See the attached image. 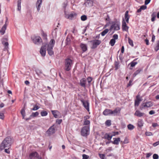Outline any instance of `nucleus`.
<instances>
[{"label": "nucleus", "instance_id": "obj_60", "mask_svg": "<svg viewBox=\"0 0 159 159\" xmlns=\"http://www.w3.org/2000/svg\"><path fill=\"white\" fill-rule=\"evenodd\" d=\"M159 144V141L156 142V143H153V145L154 146L156 147Z\"/></svg>", "mask_w": 159, "mask_h": 159}, {"label": "nucleus", "instance_id": "obj_50", "mask_svg": "<svg viewBox=\"0 0 159 159\" xmlns=\"http://www.w3.org/2000/svg\"><path fill=\"white\" fill-rule=\"evenodd\" d=\"M115 66L116 67V70H117L119 66V64L118 62H116L115 64Z\"/></svg>", "mask_w": 159, "mask_h": 159}, {"label": "nucleus", "instance_id": "obj_9", "mask_svg": "<svg viewBox=\"0 0 159 159\" xmlns=\"http://www.w3.org/2000/svg\"><path fill=\"white\" fill-rule=\"evenodd\" d=\"M142 101V99L139 95H137L136 97V99L135 100V106H139L140 102Z\"/></svg>", "mask_w": 159, "mask_h": 159}, {"label": "nucleus", "instance_id": "obj_14", "mask_svg": "<svg viewBox=\"0 0 159 159\" xmlns=\"http://www.w3.org/2000/svg\"><path fill=\"white\" fill-rule=\"evenodd\" d=\"M93 0H85L84 4L86 7H90L92 6Z\"/></svg>", "mask_w": 159, "mask_h": 159}, {"label": "nucleus", "instance_id": "obj_36", "mask_svg": "<svg viewBox=\"0 0 159 159\" xmlns=\"http://www.w3.org/2000/svg\"><path fill=\"white\" fill-rule=\"evenodd\" d=\"M115 42H116L115 40L114 39H112L111 40L109 43H110V44H111V45L112 46H113L114 45Z\"/></svg>", "mask_w": 159, "mask_h": 159}, {"label": "nucleus", "instance_id": "obj_32", "mask_svg": "<svg viewBox=\"0 0 159 159\" xmlns=\"http://www.w3.org/2000/svg\"><path fill=\"white\" fill-rule=\"evenodd\" d=\"M127 127L129 130H132L134 128V126L132 124H129L127 125Z\"/></svg>", "mask_w": 159, "mask_h": 159}, {"label": "nucleus", "instance_id": "obj_1", "mask_svg": "<svg viewBox=\"0 0 159 159\" xmlns=\"http://www.w3.org/2000/svg\"><path fill=\"white\" fill-rule=\"evenodd\" d=\"M11 139L9 137L5 138L2 141L0 146L1 149L3 150L6 148H8L11 146Z\"/></svg>", "mask_w": 159, "mask_h": 159}, {"label": "nucleus", "instance_id": "obj_53", "mask_svg": "<svg viewBox=\"0 0 159 159\" xmlns=\"http://www.w3.org/2000/svg\"><path fill=\"white\" fill-rule=\"evenodd\" d=\"M147 8V6L145 5H143L140 7V9L141 10H144L146 9Z\"/></svg>", "mask_w": 159, "mask_h": 159}, {"label": "nucleus", "instance_id": "obj_31", "mask_svg": "<svg viewBox=\"0 0 159 159\" xmlns=\"http://www.w3.org/2000/svg\"><path fill=\"white\" fill-rule=\"evenodd\" d=\"M142 70L141 69H139L136 71L133 75L134 77H135L136 76V75L139 74Z\"/></svg>", "mask_w": 159, "mask_h": 159}, {"label": "nucleus", "instance_id": "obj_52", "mask_svg": "<svg viewBox=\"0 0 159 159\" xmlns=\"http://www.w3.org/2000/svg\"><path fill=\"white\" fill-rule=\"evenodd\" d=\"M99 156L100 158L102 159H104L105 155L104 154H99Z\"/></svg>", "mask_w": 159, "mask_h": 159}, {"label": "nucleus", "instance_id": "obj_19", "mask_svg": "<svg viewBox=\"0 0 159 159\" xmlns=\"http://www.w3.org/2000/svg\"><path fill=\"white\" fill-rule=\"evenodd\" d=\"M75 16V14L70 13L69 14H65V17L69 19H73Z\"/></svg>", "mask_w": 159, "mask_h": 159}, {"label": "nucleus", "instance_id": "obj_8", "mask_svg": "<svg viewBox=\"0 0 159 159\" xmlns=\"http://www.w3.org/2000/svg\"><path fill=\"white\" fill-rule=\"evenodd\" d=\"M32 39L35 44H38L42 42V39L39 36H33L32 37Z\"/></svg>", "mask_w": 159, "mask_h": 159}, {"label": "nucleus", "instance_id": "obj_58", "mask_svg": "<svg viewBox=\"0 0 159 159\" xmlns=\"http://www.w3.org/2000/svg\"><path fill=\"white\" fill-rule=\"evenodd\" d=\"M155 113V111L154 110H151L149 112V114L151 115L154 114Z\"/></svg>", "mask_w": 159, "mask_h": 159}, {"label": "nucleus", "instance_id": "obj_28", "mask_svg": "<svg viewBox=\"0 0 159 159\" xmlns=\"http://www.w3.org/2000/svg\"><path fill=\"white\" fill-rule=\"evenodd\" d=\"M138 126L139 127H141L143 126V120L141 119H139L138 122Z\"/></svg>", "mask_w": 159, "mask_h": 159}, {"label": "nucleus", "instance_id": "obj_34", "mask_svg": "<svg viewBox=\"0 0 159 159\" xmlns=\"http://www.w3.org/2000/svg\"><path fill=\"white\" fill-rule=\"evenodd\" d=\"M151 16L152 17L151 19V20L153 22L155 20V18L156 17V14L155 12H153L151 15Z\"/></svg>", "mask_w": 159, "mask_h": 159}, {"label": "nucleus", "instance_id": "obj_46", "mask_svg": "<svg viewBox=\"0 0 159 159\" xmlns=\"http://www.w3.org/2000/svg\"><path fill=\"white\" fill-rule=\"evenodd\" d=\"M145 134L147 136H152L153 135L152 133L149 132H146L145 133Z\"/></svg>", "mask_w": 159, "mask_h": 159}, {"label": "nucleus", "instance_id": "obj_7", "mask_svg": "<svg viewBox=\"0 0 159 159\" xmlns=\"http://www.w3.org/2000/svg\"><path fill=\"white\" fill-rule=\"evenodd\" d=\"M47 44H43L42 46L40 51V53L42 56L44 57L45 56L46 53V49L47 48Z\"/></svg>", "mask_w": 159, "mask_h": 159}, {"label": "nucleus", "instance_id": "obj_38", "mask_svg": "<svg viewBox=\"0 0 159 159\" xmlns=\"http://www.w3.org/2000/svg\"><path fill=\"white\" fill-rule=\"evenodd\" d=\"M84 125H88L90 124V122L87 120H84Z\"/></svg>", "mask_w": 159, "mask_h": 159}, {"label": "nucleus", "instance_id": "obj_12", "mask_svg": "<svg viewBox=\"0 0 159 159\" xmlns=\"http://www.w3.org/2000/svg\"><path fill=\"white\" fill-rule=\"evenodd\" d=\"M29 158L30 159H32L33 158H37L38 159H40L41 158H39L38 154L37 152H35L30 153L29 156Z\"/></svg>", "mask_w": 159, "mask_h": 159}, {"label": "nucleus", "instance_id": "obj_61", "mask_svg": "<svg viewBox=\"0 0 159 159\" xmlns=\"http://www.w3.org/2000/svg\"><path fill=\"white\" fill-rule=\"evenodd\" d=\"M112 150V148L111 147L108 148L106 150V151L107 152H109L111 151Z\"/></svg>", "mask_w": 159, "mask_h": 159}, {"label": "nucleus", "instance_id": "obj_35", "mask_svg": "<svg viewBox=\"0 0 159 159\" xmlns=\"http://www.w3.org/2000/svg\"><path fill=\"white\" fill-rule=\"evenodd\" d=\"M39 114V112H33L31 115H30V116L32 117H35L37 116Z\"/></svg>", "mask_w": 159, "mask_h": 159}, {"label": "nucleus", "instance_id": "obj_4", "mask_svg": "<svg viewBox=\"0 0 159 159\" xmlns=\"http://www.w3.org/2000/svg\"><path fill=\"white\" fill-rule=\"evenodd\" d=\"M81 135L83 136H87L89 134V126H84L83 127L81 130Z\"/></svg>", "mask_w": 159, "mask_h": 159}, {"label": "nucleus", "instance_id": "obj_59", "mask_svg": "<svg viewBox=\"0 0 159 159\" xmlns=\"http://www.w3.org/2000/svg\"><path fill=\"white\" fill-rule=\"evenodd\" d=\"M87 80L89 83H90L92 80V78L90 77H88Z\"/></svg>", "mask_w": 159, "mask_h": 159}, {"label": "nucleus", "instance_id": "obj_48", "mask_svg": "<svg viewBox=\"0 0 159 159\" xmlns=\"http://www.w3.org/2000/svg\"><path fill=\"white\" fill-rule=\"evenodd\" d=\"M83 159H88L89 156L85 154H83L82 155Z\"/></svg>", "mask_w": 159, "mask_h": 159}, {"label": "nucleus", "instance_id": "obj_57", "mask_svg": "<svg viewBox=\"0 0 159 159\" xmlns=\"http://www.w3.org/2000/svg\"><path fill=\"white\" fill-rule=\"evenodd\" d=\"M151 1V0H145V4L147 5Z\"/></svg>", "mask_w": 159, "mask_h": 159}, {"label": "nucleus", "instance_id": "obj_2", "mask_svg": "<svg viewBox=\"0 0 159 159\" xmlns=\"http://www.w3.org/2000/svg\"><path fill=\"white\" fill-rule=\"evenodd\" d=\"M55 43V41L53 39H52L48 44H47V50L48 54L50 56L53 55L54 52L53 51V48Z\"/></svg>", "mask_w": 159, "mask_h": 159}, {"label": "nucleus", "instance_id": "obj_3", "mask_svg": "<svg viewBox=\"0 0 159 159\" xmlns=\"http://www.w3.org/2000/svg\"><path fill=\"white\" fill-rule=\"evenodd\" d=\"M72 65V61L71 59L68 58L65 61V70L67 71L70 70Z\"/></svg>", "mask_w": 159, "mask_h": 159}, {"label": "nucleus", "instance_id": "obj_63", "mask_svg": "<svg viewBox=\"0 0 159 159\" xmlns=\"http://www.w3.org/2000/svg\"><path fill=\"white\" fill-rule=\"evenodd\" d=\"M66 40L67 42V44H68L70 42V38L68 37H67L66 38Z\"/></svg>", "mask_w": 159, "mask_h": 159}, {"label": "nucleus", "instance_id": "obj_22", "mask_svg": "<svg viewBox=\"0 0 159 159\" xmlns=\"http://www.w3.org/2000/svg\"><path fill=\"white\" fill-rule=\"evenodd\" d=\"M51 112L53 115V116L55 118H57L58 116V115L59 113V112L57 110H52Z\"/></svg>", "mask_w": 159, "mask_h": 159}, {"label": "nucleus", "instance_id": "obj_26", "mask_svg": "<svg viewBox=\"0 0 159 159\" xmlns=\"http://www.w3.org/2000/svg\"><path fill=\"white\" fill-rule=\"evenodd\" d=\"M129 11H127L125 13V18L126 22L127 23H129V16L128 15Z\"/></svg>", "mask_w": 159, "mask_h": 159}, {"label": "nucleus", "instance_id": "obj_44", "mask_svg": "<svg viewBox=\"0 0 159 159\" xmlns=\"http://www.w3.org/2000/svg\"><path fill=\"white\" fill-rule=\"evenodd\" d=\"M39 108V107L37 105H35L34 106V107L32 109V110L36 111Z\"/></svg>", "mask_w": 159, "mask_h": 159}, {"label": "nucleus", "instance_id": "obj_40", "mask_svg": "<svg viewBox=\"0 0 159 159\" xmlns=\"http://www.w3.org/2000/svg\"><path fill=\"white\" fill-rule=\"evenodd\" d=\"M154 49L156 51H157L159 50V41L157 43V45L155 47Z\"/></svg>", "mask_w": 159, "mask_h": 159}, {"label": "nucleus", "instance_id": "obj_37", "mask_svg": "<svg viewBox=\"0 0 159 159\" xmlns=\"http://www.w3.org/2000/svg\"><path fill=\"white\" fill-rule=\"evenodd\" d=\"M48 114V112L46 111H42L41 112V115L42 116H45Z\"/></svg>", "mask_w": 159, "mask_h": 159}, {"label": "nucleus", "instance_id": "obj_24", "mask_svg": "<svg viewBox=\"0 0 159 159\" xmlns=\"http://www.w3.org/2000/svg\"><path fill=\"white\" fill-rule=\"evenodd\" d=\"M114 135L115 134L110 135V134H105L104 137L105 139L109 141L111 139L112 136Z\"/></svg>", "mask_w": 159, "mask_h": 159}, {"label": "nucleus", "instance_id": "obj_10", "mask_svg": "<svg viewBox=\"0 0 159 159\" xmlns=\"http://www.w3.org/2000/svg\"><path fill=\"white\" fill-rule=\"evenodd\" d=\"M142 105L143 107L141 109H142L144 107H151L153 105V104L152 102L149 101L146 103H143Z\"/></svg>", "mask_w": 159, "mask_h": 159}, {"label": "nucleus", "instance_id": "obj_55", "mask_svg": "<svg viewBox=\"0 0 159 159\" xmlns=\"http://www.w3.org/2000/svg\"><path fill=\"white\" fill-rule=\"evenodd\" d=\"M152 154V153H147L146 154V158H148L150 156H151V155Z\"/></svg>", "mask_w": 159, "mask_h": 159}, {"label": "nucleus", "instance_id": "obj_62", "mask_svg": "<svg viewBox=\"0 0 159 159\" xmlns=\"http://www.w3.org/2000/svg\"><path fill=\"white\" fill-rule=\"evenodd\" d=\"M128 143V140L127 138H125L123 142V143L125 144L127 143Z\"/></svg>", "mask_w": 159, "mask_h": 159}, {"label": "nucleus", "instance_id": "obj_11", "mask_svg": "<svg viewBox=\"0 0 159 159\" xmlns=\"http://www.w3.org/2000/svg\"><path fill=\"white\" fill-rule=\"evenodd\" d=\"M81 101L84 107L88 111H89V104L87 101H84L83 100H81Z\"/></svg>", "mask_w": 159, "mask_h": 159}, {"label": "nucleus", "instance_id": "obj_30", "mask_svg": "<svg viewBox=\"0 0 159 159\" xmlns=\"http://www.w3.org/2000/svg\"><path fill=\"white\" fill-rule=\"evenodd\" d=\"M109 30L108 29H106L102 31L101 33V34L102 36H104L106 34H107L109 31Z\"/></svg>", "mask_w": 159, "mask_h": 159}, {"label": "nucleus", "instance_id": "obj_47", "mask_svg": "<svg viewBox=\"0 0 159 159\" xmlns=\"http://www.w3.org/2000/svg\"><path fill=\"white\" fill-rule=\"evenodd\" d=\"M4 118V116L3 113L0 112V119H3Z\"/></svg>", "mask_w": 159, "mask_h": 159}, {"label": "nucleus", "instance_id": "obj_27", "mask_svg": "<svg viewBox=\"0 0 159 159\" xmlns=\"http://www.w3.org/2000/svg\"><path fill=\"white\" fill-rule=\"evenodd\" d=\"M7 28V25L6 24H5L3 26L1 29V30L0 31V32L2 34H3L5 33V30Z\"/></svg>", "mask_w": 159, "mask_h": 159}, {"label": "nucleus", "instance_id": "obj_29", "mask_svg": "<svg viewBox=\"0 0 159 159\" xmlns=\"http://www.w3.org/2000/svg\"><path fill=\"white\" fill-rule=\"evenodd\" d=\"M21 0H18L17 1V10L19 11H20L21 10Z\"/></svg>", "mask_w": 159, "mask_h": 159}, {"label": "nucleus", "instance_id": "obj_17", "mask_svg": "<svg viewBox=\"0 0 159 159\" xmlns=\"http://www.w3.org/2000/svg\"><path fill=\"white\" fill-rule=\"evenodd\" d=\"M42 0H38L36 3V8L38 11H39L42 3Z\"/></svg>", "mask_w": 159, "mask_h": 159}, {"label": "nucleus", "instance_id": "obj_54", "mask_svg": "<svg viewBox=\"0 0 159 159\" xmlns=\"http://www.w3.org/2000/svg\"><path fill=\"white\" fill-rule=\"evenodd\" d=\"M113 39L115 40V39H117L118 38V36L117 34H114L113 36Z\"/></svg>", "mask_w": 159, "mask_h": 159}, {"label": "nucleus", "instance_id": "obj_21", "mask_svg": "<svg viewBox=\"0 0 159 159\" xmlns=\"http://www.w3.org/2000/svg\"><path fill=\"white\" fill-rule=\"evenodd\" d=\"M103 114L105 116H107L109 115H111V110L107 109L103 112Z\"/></svg>", "mask_w": 159, "mask_h": 159}, {"label": "nucleus", "instance_id": "obj_20", "mask_svg": "<svg viewBox=\"0 0 159 159\" xmlns=\"http://www.w3.org/2000/svg\"><path fill=\"white\" fill-rule=\"evenodd\" d=\"M113 139L114 140V141L111 142L114 144L118 145L119 142L120 141V138H114Z\"/></svg>", "mask_w": 159, "mask_h": 159}, {"label": "nucleus", "instance_id": "obj_18", "mask_svg": "<svg viewBox=\"0 0 159 159\" xmlns=\"http://www.w3.org/2000/svg\"><path fill=\"white\" fill-rule=\"evenodd\" d=\"M80 46L83 52H85L87 50V47L86 44L81 43L80 44Z\"/></svg>", "mask_w": 159, "mask_h": 159}, {"label": "nucleus", "instance_id": "obj_56", "mask_svg": "<svg viewBox=\"0 0 159 159\" xmlns=\"http://www.w3.org/2000/svg\"><path fill=\"white\" fill-rule=\"evenodd\" d=\"M152 126L153 127H155L157 126H158V124L157 123H152Z\"/></svg>", "mask_w": 159, "mask_h": 159}, {"label": "nucleus", "instance_id": "obj_39", "mask_svg": "<svg viewBox=\"0 0 159 159\" xmlns=\"http://www.w3.org/2000/svg\"><path fill=\"white\" fill-rule=\"evenodd\" d=\"M81 19L82 21H85L87 19V17L86 15H84L81 17Z\"/></svg>", "mask_w": 159, "mask_h": 159}, {"label": "nucleus", "instance_id": "obj_16", "mask_svg": "<svg viewBox=\"0 0 159 159\" xmlns=\"http://www.w3.org/2000/svg\"><path fill=\"white\" fill-rule=\"evenodd\" d=\"M129 27L127 26L124 20L122 23V29L123 31H128Z\"/></svg>", "mask_w": 159, "mask_h": 159}, {"label": "nucleus", "instance_id": "obj_6", "mask_svg": "<svg viewBox=\"0 0 159 159\" xmlns=\"http://www.w3.org/2000/svg\"><path fill=\"white\" fill-rule=\"evenodd\" d=\"M90 42L92 43V47L91 48L92 49H94L96 48L101 43V41L98 40L91 41Z\"/></svg>", "mask_w": 159, "mask_h": 159}, {"label": "nucleus", "instance_id": "obj_49", "mask_svg": "<svg viewBox=\"0 0 159 159\" xmlns=\"http://www.w3.org/2000/svg\"><path fill=\"white\" fill-rule=\"evenodd\" d=\"M62 121L61 119H57L56 120V122L58 124H60L62 122Z\"/></svg>", "mask_w": 159, "mask_h": 159}, {"label": "nucleus", "instance_id": "obj_15", "mask_svg": "<svg viewBox=\"0 0 159 159\" xmlns=\"http://www.w3.org/2000/svg\"><path fill=\"white\" fill-rule=\"evenodd\" d=\"M47 133L49 135L55 133V129L53 126H51L49 128L47 131Z\"/></svg>", "mask_w": 159, "mask_h": 159}, {"label": "nucleus", "instance_id": "obj_51", "mask_svg": "<svg viewBox=\"0 0 159 159\" xmlns=\"http://www.w3.org/2000/svg\"><path fill=\"white\" fill-rule=\"evenodd\" d=\"M133 81V80H129V82L128 83V84H127V87H128L130 86H131L132 85V82Z\"/></svg>", "mask_w": 159, "mask_h": 159}, {"label": "nucleus", "instance_id": "obj_64", "mask_svg": "<svg viewBox=\"0 0 159 159\" xmlns=\"http://www.w3.org/2000/svg\"><path fill=\"white\" fill-rule=\"evenodd\" d=\"M155 37L154 35H153L152 36V42H154L155 40Z\"/></svg>", "mask_w": 159, "mask_h": 159}, {"label": "nucleus", "instance_id": "obj_13", "mask_svg": "<svg viewBox=\"0 0 159 159\" xmlns=\"http://www.w3.org/2000/svg\"><path fill=\"white\" fill-rule=\"evenodd\" d=\"M134 115L135 116H137L138 117H141L145 115V113L141 112L139 110H137L135 111Z\"/></svg>", "mask_w": 159, "mask_h": 159}, {"label": "nucleus", "instance_id": "obj_43", "mask_svg": "<svg viewBox=\"0 0 159 159\" xmlns=\"http://www.w3.org/2000/svg\"><path fill=\"white\" fill-rule=\"evenodd\" d=\"M138 62H134L132 61L130 63L131 66V67H133L135 66L137 64Z\"/></svg>", "mask_w": 159, "mask_h": 159}, {"label": "nucleus", "instance_id": "obj_45", "mask_svg": "<svg viewBox=\"0 0 159 159\" xmlns=\"http://www.w3.org/2000/svg\"><path fill=\"white\" fill-rule=\"evenodd\" d=\"M153 159H158L159 156L157 154H155L153 155Z\"/></svg>", "mask_w": 159, "mask_h": 159}, {"label": "nucleus", "instance_id": "obj_33", "mask_svg": "<svg viewBox=\"0 0 159 159\" xmlns=\"http://www.w3.org/2000/svg\"><path fill=\"white\" fill-rule=\"evenodd\" d=\"M21 113L23 117V118L24 119L25 116V111L24 108H23L22 109L21 111Z\"/></svg>", "mask_w": 159, "mask_h": 159}, {"label": "nucleus", "instance_id": "obj_5", "mask_svg": "<svg viewBox=\"0 0 159 159\" xmlns=\"http://www.w3.org/2000/svg\"><path fill=\"white\" fill-rule=\"evenodd\" d=\"M113 29L115 30H118L120 29V24L117 22H113L110 29L111 30Z\"/></svg>", "mask_w": 159, "mask_h": 159}, {"label": "nucleus", "instance_id": "obj_23", "mask_svg": "<svg viewBox=\"0 0 159 159\" xmlns=\"http://www.w3.org/2000/svg\"><path fill=\"white\" fill-rule=\"evenodd\" d=\"M86 80L85 78H83L80 80V84L81 86L84 87H85Z\"/></svg>", "mask_w": 159, "mask_h": 159}, {"label": "nucleus", "instance_id": "obj_25", "mask_svg": "<svg viewBox=\"0 0 159 159\" xmlns=\"http://www.w3.org/2000/svg\"><path fill=\"white\" fill-rule=\"evenodd\" d=\"M120 110H118L117 108L115 109L114 110L112 111L111 110V115L114 116L117 115V113L120 112Z\"/></svg>", "mask_w": 159, "mask_h": 159}, {"label": "nucleus", "instance_id": "obj_42", "mask_svg": "<svg viewBox=\"0 0 159 159\" xmlns=\"http://www.w3.org/2000/svg\"><path fill=\"white\" fill-rule=\"evenodd\" d=\"M128 42L129 44L132 46H133V41L131 40L130 38L129 37L128 38Z\"/></svg>", "mask_w": 159, "mask_h": 159}, {"label": "nucleus", "instance_id": "obj_41", "mask_svg": "<svg viewBox=\"0 0 159 159\" xmlns=\"http://www.w3.org/2000/svg\"><path fill=\"white\" fill-rule=\"evenodd\" d=\"M105 124L107 126H110L111 125V121L110 120H107L105 122Z\"/></svg>", "mask_w": 159, "mask_h": 159}]
</instances>
